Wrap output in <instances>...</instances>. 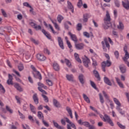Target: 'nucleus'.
I'll return each instance as SVG.
<instances>
[{
  "instance_id": "f257e3e1",
  "label": "nucleus",
  "mask_w": 129,
  "mask_h": 129,
  "mask_svg": "<svg viewBox=\"0 0 129 129\" xmlns=\"http://www.w3.org/2000/svg\"><path fill=\"white\" fill-rule=\"evenodd\" d=\"M111 19L110 18V15L108 13V11L106 12V18L104 19V24H103V27L105 30H107L111 27V23H110Z\"/></svg>"
},
{
  "instance_id": "f03ea898",
  "label": "nucleus",
  "mask_w": 129,
  "mask_h": 129,
  "mask_svg": "<svg viewBox=\"0 0 129 129\" xmlns=\"http://www.w3.org/2000/svg\"><path fill=\"white\" fill-rule=\"evenodd\" d=\"M104 41H102L101 44L102 45L103 49L104 52H106L107 51V49H106V48H108V50H109L110 46L109 45V43H108V40L107 39V38L105 37L104 38ZM105 45L106 47H105Z\"/></svg>"
},
{
  "instance_id": "7ed1b4c3",
  "label": "nucleus",
  "mask_w": 129,
  "mask_h": 129,
  "mask_svg": "<svg viewBox=\"0 0 129 129\" xmlns=\"http://www.w3.org/2000/svg\"><path fill=\"white\" fill-rule=\"evenodd\" d=\"M29 25L36 31L42 30V27L40 25H37V24L35 23V21L32 19H30Z\"/></svg>"
},
{
  "instance_id": "20e7f679",
  "label": "nucleus",
  "mask_w": 129,
  "mask_h": 129,
  "mask_svg": "<svg viewBox=\"0 0 129 129\" xmlns=\"http://www.w3.org/2000/svg\"><path fill=\"white\" fill-rule=\"evenodd\" d=\"M111 65V62L109 60H107L106 61H103L101 63V67L103 71L105 72V67H109Z\"/></svg>"
},
{
  "instance_id": "39448f33",
  "label": "nucleus",
  "mask_w": 129,
  "mask_h": 129,
  "mask_svg": "<svg viewBox=\"0 0 129 129\" xmlns=\"http://www.w3.org/2000/svg\"><path fill=\"white\" fill-rule=\"evenodd\" d=\"M123 51L125 52V55L124 57H123V60L124 62L127 61V59L129 58V53L127 52V46L126 45L123 48Z\"/></svg>"
},
{
  "instance_id": "423d86ee",
  "label": "nucleus",
  "mask_w": 129,
  "mask_h": 129,
  "mask_svg": "<svg viewBox=\"0 0 129 129\" xmlns=\"http://www.w3.org/2000/svg\"><path fill=\"white\" fill-rule=\"evenodd\" d=\"M32 74L34 78H36V79H39V80H42V75H41L40 72L38 71L36 72H33Z\"/></svg>"
},
{
  "instance_id": "0eeeda50",
  "label": "nucleus",
  "mask_w": 129,
  "mask_h": 129,
  "mask_svg": "<svg viewBox=\"0 0 129 129\" xmlns=\"http://www.w3.org/2000/svg\"><path fill=\"white\" fill-rule=\"evenodd\" d=\"M83 62L85 67H86V68H88V67H89L88 64L90 63V59H89V58H88L87 56H86V57L83 59Z\"/></svg>"
},
{
  "instance_id": "6e6552de",
  "label": "nucleus",
  "mask_w": 129,
  "mask_h": 129,
  "mask_svg": "<svg viewBox=\"0 0 129 129\" xmlns=\"http://www.w3.org/2000/svg\"><path fill=\"white\" fill-rule=\"evenodd\" d=\"M57 41L60 48L62 50H64V43H63V40L62 38L60 37H57Z\"/></svg>"
},
{
  "instance_id": "1a4fd4ad",
  "label": "nucleus",
  "mask_w": 129,
  "mask_h": 129,
  "mask_svg": "<svg viewBox=\"0 0 129 129\" xmlns=\"http://www.w3.org/2000/svg\"><path fill=\"white\" fill-rule=\"evenodd\" d=\"M68 35L70 36L71 39H72L73 41H74L75 43H77L78 40L77 39V37H76L75 34H72L71 32H69Z\"/></svg>"
},
{
  "instance_id": "9d476101",
  "label": "nucleus",
  "mask_w": 129,
  "mask_h": 129,
  "mask_svg": "<svg viewBox=\"0 0 129 129\" xmlns=\"http://www.w3.org/2000/svg\"><path fill=\"white\" fill-rule=\"evenodd\" d=\"M122 5L126 10H129V1L128 0H124L122 1Z\"/></svg>"
},
{
  "instance_id": "9b49d317",
  "label": "nucleus",
  "mask_w": 129,
  "mask_h": 129,
  "mask_svg": "<svg viewBox=\"0 0 129 129\" xmlns=\"http://www.w3.org/2000/svg\"><path fill=\"white\" fill-rule=\"evenodd\" d=\"M36 58L37 59H38L39 61H45L46 60L45 56H44V55L42 54L38 53L36 55Z\"/></svg>"
},
{
  "instance_id": "f8f14e48",
  "label": "nucleus",
  "mask_w": 129,
  "mask_h": 129,
  "mask_svg": "<svg viewBox=\"0 0 129 129\" xmlns=\"http://www.w3.org/2000/svg\"><path fill=\"white\" fill-rule=\"evenodd\" d=\"M75 46L77 50H83L84 48V44L82 43L78 44L76 43Z\"/></svg>"
},
{
  "instance_id": "ddd939ff",
  "label": "nucleus",
  "mask_w": 129,
  "mask_h": 129,
  "mask_svg": "<svg viewBox=\"0 0 129 129\" xmlns=\"http://www.w3.org/2000/svg\"><path fill=\"white\" fill-rule=\"evenodd\" d=\"M78 79L80 83L82 84V85H83V84L85 83V80H84V75H83V74H80L78 77Z\"/></svg>"
},
{
  "instance_id": "4468645a",
  "label": "nucleus",
  "mask_w": 129,
  "mask_h": 129,
  "mask_svg": "<svg viewBox=\"0 0 129 129\" xmlns=\"http://www.w3.org/2000/svg\"><path fill=\"white\" fill-rule=\"evenodd\" d=\"M7 84L8 85H14V83L13 82V76L11 74H9V79L7 80Z\"/></svg>"
},
{
  "instance_id": "2eb2a0df",
  "label": "nucleus",
  "mask_w": 129,
  "mask_h": 129,
  "mask_svg": "<svg viewBox=\"0 0 129 129\" xmlns=\"http://www.w3.org/2000/svg\"><path fill=\"white\" fill-rule=\"evenodd\" d=\"M93 74L95 75V77L97 78V79L98 80V81H100L101 80V78H100V75H99V73L96 70H94L93 71Z\"/></svg>"
},
{
  "instance_id": "dca6fc26",
  "label": "nucleus",
  "mask_w": 129,
  "mask_h": 129,
  "mask_svg": "<svg viewBox=\"0 0 129 129\" xmlns=\"http://www.w3.org/2000/svg\"><path fill=\"white\" fill-rule=\"evenodd\" d=\"M33 99L35 104L39 103V98H38V95L37 93H35L33 96Z\"/></svg>"
},
{
  "instance_id": "f3484780",
  "label": "nucleus",
  "mask_w": 129,
  "mask_h": 129,
  "mask_svg": "<svg viewBox=\"0 0 129 129\" xmlns=\"http://www.w3.org/2000/svg\"><path fill=\"white\" fill-rule=\"evenodd\" d=\"M104 82L107 84V85H109V86H111V85H112V84L111 83V82H110V80H109V79L106 77H104Z\"/></svg>"
},
{
  "instance_id": "a211bd4d",
  "label": "nucleus",
  "mask_w": 129,
  "mask_h": 129,
  "mask_svg": "<svg viewBox=\"0 0 129 129\" xmlns=\"http://www.w3.org/2000/svg\"><path fill=\"white\" fill-rule=\"evenodd\" d=\"M41 32L42 33H43V34H44V36H46V38H47V39H48L49 40H51V35H50V34L48 33V32H47L46 30H45V29H42L41 30Z\"/></svg>"
},
{
  "instance_id": "6ab92c4d",
  "label": "nucleus",
  "mask_w": 129,
  "mask_h": 129,
  "mask_svg": "<svg viewBox=\"0 0 129 129\" xmlns=\"http://www.w3.org/2000/svg\"><path fill=\"white\" fill-rule=\"evenodd\" d=\"M90 18V17L89 16V14H84L83 19V21L84 23H87V22L88 21V19Z\"/></svg>"
},
{
  "instance_id": "aec40b11",
  "label": "nucleus",
  "mask_w": 129,
  "mask_h": 129,
  "mask_svg": "<svg viewBox=\"0 0 129 129\" xmlns=\"http://www.w3.org/2000/svg\"><path fill=\"white\" fill-rule=\"evenodd\" d=\"M53 69L55 71H59L60 70V66H59V64L56 62H54L53 63Z\"/></svg>"
},
{
  "instance_id": "412c9836",
  "label": "nucleus",
  "mask_w": 129,
  "mask_h": 129,
  "mask_svg": "<svg viewBox=\"0 0 129 129\" xmlns=\"http://www.w3.org/2000/svg\"><path fill=\"white\" fill-rule=\"evenodd\" d=\"M68 8L70 10H71L72 13H74V8L73 7V5L71 2L68 1Z\"/></svg>"
},
{
  "instance_id": "4be33fe9",
  "label": "nucleus",
  "mask_w": 129,
  "mask_h": 129,
  "mask_svg": "<svg viewBox=\"0 0 129 129\" xmlns=\"http://www.w3.org/2000/svg\"><path fill=\"white\" fill-rule=\"evenodd\" d=\"M115 79L119 87H120V88H124V86H123V84H122V83L120 82V80H119L118 78H115Z\"/></svg>"
},
{
  "instance_id": "5701e85b",
  "label": "nucleus",
  "mask_w": 129,
  "mask_h": 129,
  "mask_svg": "<svg viewBox=\"0 0 129 129\" xmlns=\"http://www.w3.org/2000/svg\"><path fill=\"white\" fill-rule=\"evenodd\" d=\"M14 87L16 88L18 90V91H20V92H22L23 91V88L20 86V85L18 83H15Z\"/></svg>"
},
{
  "instance_id": "b1692460",
  "label": "nucleus",
  "mask_w": 129,
  "mask_h": 129,
  "mask_svg": "<svg viewBox=\"0 0 129 129\" xmlns=\"http://www.w3.org/2000/svg\"><path fill=\"white\" fill-rule=\"evenodd\" d=\"M66 78L69 81H71L72 82L73 81H74V80H73L74 79L73 75H67Z\"/></svg>"
},
{
  "instance_id": "393cba45",
  "label": "nucleus",
  "mask_w": 129,
  "mask_h": 129,
  "mask_svg": "<svg viewBox=\"0 0 129 129\" xmlns=\"http://www.w3.org/2000/svg\"><path fill=\"white\" fill-rule=\"evenodd\" d=\"M119 70L120 71L121 73L122 74L125 73L126 72V69L125 67H123L122 65H120L119 67Z\"/></svg>"
},
{
  "instance_id": "a878e982",
  "label": "nucleus",
  "mask_w": 129,
  "mask_h": 129,
  "mask_svg": "<svg viewBox=\"0 0 129 129\" xmlns=\"http://www.w3.org/2000/svg\"><path fill=\"white\" fill-rule=\"evenodd\" d=\"M74 56H75V58L76 61H77V62H79V63H82L81 59H80V58H79V54H78V53H75Z\"/></svg>"
},
{
  "instance_id": "bb28decb",
  "label": "nucleus",
  "mask_w": 129,
  "mask_h": 129,
  "mask_svg": "<svg viewBox=\"0 0 129 129\" xmlns=\"http://www.w3.org/2000/svg\"><path fill=\"white\" fill-rule=\"evenodd\" d=\"M66 109L71 118H73V115L72 114V110H71V109L69 107H67Z\"/></svg>"
},
{
  "instance_id": "cd10ccee",
  "label": "nucleus",
  "mask_w": 129,
  "mask_h": 129,
  "mask_svg": "<svg viewBox=\"0 0 129 129\" xmlns=\"http://www.w3.org/2000/svg\"><path fill=\"white\" fill-rule=\"evenodd\" d=\"M29 106L30 107L31 111L34 114H36V107L34 106V105H32V104H30Z\"/></svg>"
},
{
  "instance_id": "c85d7f7f",
  "label": "nucleus",
  "mask_w": 129,
  "mask_h": 129,
  "mask_svg": "<svg viewBox=\"0 0 129 129\" xmlns=\"http://www.w3.org/2000/svg\"><path fill=\"white\" fill-rule=\"evenodd\" d=\"M37 116L39 119H42V120H44V115L43 113L41 111H38L37 114Z\"/></svg>"
},
{
  "instance_id": "c756f323",
  "label": "nucleus",
  "mask_w": 129,
  "mask_h": 129,
  "mask_svg": "<svg viewBox=\"0 0 129 129\" xmlns=\"http://www.w3.org/2000/svg\"><path fill=\"white\" fill-rule=\"evenodd\" d=\"M53 103L55 107H60V103L59 102H58V101H57V100L54 99L53 100Z\"/></svg>"
},
{
  "instance_id": "7c9ffc66",
  "label": "nucleus",
  "mask_w": 129,
  "mask_h": 129,
  "mask_svg": "<svg viewBox=\"0 0 129 129\" xmlns=\"http://www.w3.org/2000/svg\"><path fill=\"white\" fill-rule=\"evenodd\" d=\"M83 96L85 101H86L87 103H90V99H89V98L85 94H83Z\"/></svg>"
},
{
  "instance_id": "2f4dec72",
  "label": "nucleus",
  "mask_w": 129,
  "mask_h": 129,
  "mask_svg": "<svg viewBox=\"0 0 129 129\" xmlns=\"http://www.w3.org/2000/svg\"><path fill=\"white\" fill-rule=\"evenodd\" d=\"M18 68L19 71H23L24 70V64L20 62L18 66Z\"/></svg>"
},
{
  "instance_id": "473e14b6",
  "label": "nucleus",
  "mask_w": 129,
  "mask_h": 129,
  "mask_svg": "<svg viewBox=\"0 0 129 129\" xmlns=\"http://www.w3.org/2000/svg\"><path fill=\"white\" fill-rule=\"evenodd\" d=\"M124 28V26H123V24H122V22H119V25L117 26V28L119 30H123Z\"/></svg>"
},
{
  "instance_id": "72a5a7b5",
  "label": "nucleus",
  "mask_w": 129,
  "mask_h": 129,
  "mask_svg": "<svg viewBox=\"0 0 129 129\" xmlns=\"http://www.w3.org/2000/svg\"><path fill=\"white\" fill-rule=\"evenodd\" d=\"M64 19V17H63V16L59 15L58 16H57V20L58 22V23H59V24H61V22H62V20Z\"/></svg>"
},
{
  "instance_id": "f704fd0d",
  "label": "nucleus",
  "mask_w": 129,
  "mask_h": 129,
  "mask_svg": "<svg viewBox=\"0 0 129 129\" xmlns=\"http://www.w3.org/2000/svg\"><path fill=\"white\" fill-rule=\"evenodd\" d=\"M105 117H103V118L104 119V121H108L109 119H110V118L107 114H105L104 115Z\"/></svg>"
},
{
  "instance_id": "c9c22d12",
  "label": "nucleus",
  "mask_w": 129,
  "mask_h": 129,
  "mask_svg": "<svg viewBox=\"0 0 129 129\" xmlns=\"http://www.w3.org/2000/svg\"><path fill=\"white\" fill-rule=\"evenodd\" d=\"M99 95L100 101L102 104H103V103H104V99H103V96H102V95H101V94H99Z\"/></svg>"
},
{
  "instance_id": "e433bc0d",
  "label": "nucleus",
  "mask_w": 129,
  "mask_h": 129,
  "mask_svg": "<svg viewBox=\"0 0 129 129\" xmlns=\"http://www.w3.org/2000/svg\"><path fill=\"white\" fill-rule=\"evenodd\" d=\"M82 124L86 126V127H88L90 125V123H89V122H88V121H84V122H82Z\"/></svg>"
},
{
  "instance_id": "4c0bfd02",
  "label": "nucleus",
  "mask_w": 129,
  "mask_h": 129,
  "mask_svg": "<svg viewBox=\"0 0 129 129\" xmlns=\"http://www.w3.org/2000/svg\"><path fill=\"white\" fill-rule=\"evenodd\" d=\"M64 62L65 63H66L68 67H70V66H71V62H70V60H69V59H67V58H65Z\"/></svg>"
},
{
  "instance_id": "58836bf2",
  "label": "nucleus",
  "mask_w": 129,
  "mask_h": 129,
  "mask_svg": "<svg viewBox=\"0 0 129 129\" xmlns=\"http://www.w3.org/2000/svg\"><path fill=\"white\" fill-rule=\"evenodd\" d=\"M42 96L43 98H44V101H45V102H49V99H48V97H47V96L42 94Z\"/></svg>"
},
{
  "instance_id": "ea45409f",
  "label": "nucleus",
  "mask_w": 129,
  "mask_h": 129,
  "mask_svg": "<svg viewBox=\"0 0 129 129\" xmlns=\"http://www.w3.org/2000/svg\"><path fill=\"white\" fill-rule=\"evenodd\" d=\"M82 29V24H81V23L78 24L77 26V31H81Z\"/></svg>"
},
{
  "instance_id": "a19ab883",
  "label": "nucleus",
  "mask_w": 129,
  "mask_h": 129,
  "mask_svg": "<svg viewBox=\"0 0 129 129\" xmlns=\"http://www.w3.org/2000/svg\"><path fill=\"white\" fill-rule=\"evenodd\" d=\"M93 63H92V66L93 67H96V66H97V61H96V60H95V59H94L93 58H91Z\"/></svg>"
},
{
  "instance_id": "79ce46f5",
  "label": "nucleus",
  "mask_w": 129,
  "mask_h": 129,
  "mask_svg": "<svg viewBox=\"0 0 129 129\" xmlns=\"http://www.w3.org/2000/svg\"><path fill=\"white\" fill-rule=\"evenodd\" d=\"M113 100L115 103H116L118 106H120V102H119V101H118L116 98H114Z\"/></svg>"
},
{
  "instance_id": "37998d69",
  "label": "nucleus",
  "mask_w": 129,
  "mask_h": 129,
  "mask_svg": "<svg viewBox=\"0 0 129 129\" xmlns=\"http://www.w3.org/2000/svg\"><path fill=\"white\" fill-rule=\"evenodd\" d=\"M117 125H118L119 127L121 129H125V126L121 124L119 122H117Z\"/></svg>"
},
{
  "instance_id": "c03bdc74",
  "label": "nucleus",
  "mask_w": 129,
  "mask_h": 129,
  "mask_svg": "<svg viewBox=\"0 0 129 129\" xmlns=\"http://www.w3.org/2000/svg\"><path fill=\"white\" fill-rule=\"evenodd\" d=\"M114 4L117 8H119V7H120V4H119V1H118V0H114Z\"/></svg>"
},
{
  "instance_id": "a18cd8bd",
  "label": "nucleus",
  "mask_w": 129,
  "mask_h": 129,
  "mask_svg": "<svg viewBox=\"0 0 129 129\" xmlns=\"http://www.w3.org/2000/svg\"><path fill=\"white\" fill-rule=\"evenodd\" d=\"M116 109H118L119 113H120V114H121V115H124V111H122L121 109H120V108H119V107L117 106Z\"/></svg>"
},
{
  "instance_id": "49530a36",
  "label": "nucleus",
  "mask_w": 129,
  "mask_h": 129,
  "mask_svg": "<svg viewBox=\"0 0 129 129\" xmlns=\"http://www.w3.org/2000/svg\"><path fill=\"white\" fill-rule=\"evenodd\" d=\"M90 84L92 86V87H93V88H94V89H96V85H95V83H94L92 81H90Z\"/></svg>"
},
{
  "instance_id": "de8ad7c7",
  "label": "nucleus",
  "mask_w": 129,
  "mask_h": 129,
  "mask_svg": "<svg viewBox=\"0 0 129 129\" xmlns=\"http://www.w3.org/2000/svg\"><path fill=\"white\" fill-rule=\"evenodd\" d=\"M103 94L106 99H107V100H109V97H108V96L104 91H103Z\"/></svg>"
},
{
  "instance_id": "09e8293b",
  "label": "nucleus",
  "mask_w": 129,
  "mask_h": 129,
  "mask_svg": "<svg viewBox=\"0 0 129 129\" xmlns=\"http://www.w3.org/2000/svg\"><path fill=\"white\" fill-rule=\"evenodd\" d=\"M46 83L49 85V86H52L53 85V82H52V81L50 80H46Z\"/></svg>"
},
{
  "instance_id": "8fccbe9b",
  "label": "nucleus",
  "mask_w": 129,
  "mask_h": 129,
  "mask_svg": "<svg viewBox=\"0 0 129 129\" xmlns=\"http://www.w3.org/2000/svg\"><path fill=\"white\" fill-rule=\"evenodd\" d=\"M114 54L116 59H118V57H119V53L118 51L117 50L115 51Z\"/></svg>"
},
{
  "instance_id": "3c124183",
  "label": "nucleus",
  "mask_w": 129,
  "mask_h": 129,
  "mask_svg": "<svg viewBox=\"0 0 129 129\" xmlns=\"http://www.w3.org/2000/svg\"><path fill=\"white\" fill-rule=\"evenodd\" d=\"M90 108H91V109H92V110H93V111L95 112L96 113H97V114H99V113L98 112V111H97V110H96V109H95L92 106H90Z\"/></svg>"
},
{
  "instance_id": "603ef678",
  "label": "nucleus",
  "mask_w": 129,
  "mask_h": 129,
  "mask_svg": "<svg viewBox=\"0 0 129 129\" xmlns=\"http://www.w3.org/2000/svg\"><path fill=\"white\" fill-rule=\"evenodd\" d=\"M90 108H91V109H92V110H93V111L95 112L96 113H97V114H99V113L98 112V111H97V110H96V109H95L92 106H90Z\"/></svg>"
},
{
  "instance_id": "864d4df0",
  "label": "nucleus",
  "mask_w": 129,
  "mask_h": 129,
  "mask_svg": "<svg viewBox=\"0 0 129 129\" xmlns=\"http://www.w3.org/2000/svg\"><path fill=\"white\" fill-rule=\"evenodd\" d=\"M90 108H91V109H92V110H93V111L95 112L96 113H97V114H99V113L98 112V111H97V110H96V109H95L92 106H90Z\"/></svg>"
},
{
  "instance_id": "5fc2aeb1",
  "label": "nucleus",
  "mask_w": 129,
  "mask_h": 129,
  "mask_svg": "<svg viewBox=\"0 0 129 129\" xmlns=\"http://www.w3.org/2000/svg\"><path fill=\"white\" fill-rule=\"evenodd\" d=\"M90 108H91V109H92V110H93V111L95 112L96 113H97V114H99V113L98 112V111H97V110H96V109H95L92 106H90Z\"/></svg>"
},
{
  "instance_id": "6e6d98bb",
  "label": "nucleus",
  "mask_w": 129,
  "mask_h": 129,
  "mask_svg": "<svg viewBox=\"0 0 129 129\" xmlns=\"http://www.w3.org/2000/svg\"><path fill=\"white\" fill-rule=\"evenodd\" d=\"M6 110H7V111L10 112V113H13V110H12V109H11V108H10L9 106H6Z\"/></svg>"
},
{
  "instance_id": "4d7b16f0",
  "label": "nucleus",
  "mask_w": 129,
  "mask_h": 129,
  "mask_svg": "<svg viewBox=\"0 0 129 129\" xmlns=\"http://www.w3.org/2000/svg\"><path fill=\"white\" fill-rule=\"evenodd\" d=\"M30 40L32 42H33V43H34V44H35V45H38L39 44V41H36V40H35L34 38H30Z\"/></svg>"
},
{
  "instance_id": "13d9d810",
  "label": "nucleus",
  "mask_w": 129,
  "mask_h": 129,
  "mask_svg": "<svg viewBox=\"0 0 129 129\" xmlns=\"http://www.w3.org/2000/svg\"><path fill=\"white\" fill-rule=\"evenodd\" d=\"M82 5H83L82 3V0H79L78 5H77L78 8H81V6H82Z\"/></svg>"
},
{
  "instance_id": "bf43d9fd",
  "label": "nucleus",
  "mask_w": 129,
  "mask_h": 129,
  "mask_svg": "<svg viewBox=\"0 0 129 129\" xmlns=\"http://www.w3.org/2000/svg\"><path fill=\"white\" fill-rule=\"evenodd\" d=\"M42 123H43L44 125H45V126H46V127H49V123L45 121V120H42Z\"/></svg>"
},
{
  "instance_id": "052dcab7",
  "label": "nucleus",
  "mask_w": 129,
  "mask_h": 129,
  "mask_svg": "<svg viewBox=\"0 0 129 129\" xmlns=\"http://www.w3.org/2000/svg\"><path fill=\"white\" fill-rule=\"evenodd\" d=\"M0 90H2V92H3V93H5V92H6V90L5 89V88H4V86H3V85H2V84H0Z\"/></svg>"
},
{
  "instance_id": "680f3d73",
  "label": "nucleus",
  "mask_w": 129,
  "mask_h": 129,
  "mask_svg": "<svg viewBox=\"0 0 129 129\" xmlns=\"http://www.w3.org/2000/svg\"><path fill=\"white\" fill-rule=\"evenodd\" d=\"M5 34V28H0V35H4Z\"/></svg>"
},
{
  "instance_id": "e2e57ef3",
  "label": "nucleus",
  "mask_w": 129,
  "mask_h": 129,
  "mask_svg": "<svg viewBox=\"0 0 129 129\" xmlns=\"http://www.w3.org/2000/svg\"><path fill=\"white\" fill-rule=\"evenodd\" d=\"M83 35L84 36H85V37H86L87 38H90V35L87 32H84L83 33Z\"/></svg>"
},
{
  "instance_id": "0e129e2a",
  "label": "nucleus",
  "mask_w": 129,
  "mask_h": 129,
  "mask_svg": "<svg viewBox=\"0 0 129 129\" xmlns=\"http://www.w3.org/2000/svg\"><path fill=\"white\" fill-rule=\"evenodd\" d=\"M1 12L4 17H5V18H7V17H8V15H7V13H6V12L5 11V10H4V9H1Z\"/></svg>"
},
{
  "instance_id": "69168bd1",
  "label": "nucleus",
  "mask_w": 129,
  "mask_h": 129,
  "mask_svg": "<svg viewBox=\"0 0 129 129\" xmlns=\"http://www.w3.org/2000/svg\"><path fill=\"white\" fill-rule=\"evenodd\" d=\"M23 6L24 7H27V8H31V6H30V4H29V3H28L27 2L24 3Z\"/></svg>"
},
{
  "instance_id": "338daca9",
  "label": "nucleus",
  "mask_w": 129,
  "mask_h": 129,
  "mask_svg": "<svg viewBox=\"0 0 129 129\" xmlns=\"http://www.w3.org/2000/svg\"><path fill=\"white\" fill-rule=\"evenodd\" d=\"M44 52L45 54H47L48 55H50V51L47 49V48L44 49Z\"/></svg>"
},
{
  "instance_id": "774afa93",
  "label": "nucleus",
  "mask_w": 129,
  "mask_h": 129,
  "mask_svg": "<svg viewBox=\"0 0 129 129\" xmlns=\"http://www.w3.org/2000/svg\"><path fill=\"white\" fill-rule=\"evenodd\" d=\"M89 129H96V128L95 127V126L91 125L90 124L89 126L88 127Z\"/></svg>"
}]
</instances>
